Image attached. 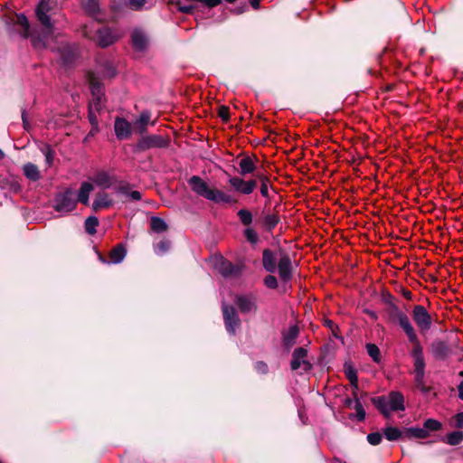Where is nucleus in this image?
I'll list each match as a JSON object with an SVG mask.
<instances>
[{"label":"nucleus","mask_w":463,"mask_h":463,"mask_svg":"<svg viewBox=\"0 0 463 463\" xmlns=\"http://www.w3.org/2000/svg\"><path fill=\"white\" fill-rule=\"evenodd\" d=\"M279 276L283 281H289L292 278V261L288 252L279 249L278 250V265Z\"/></svg>","instance_id":"obj_8"},{"label":"nucleus","mask_w":463,"mask_h":463,"mask_svg":"<svg viewBox=\"0 0 463 463\" xmlns=\"http://www.w3.org/2000/svg\"><path fill=\"white\" fill-rule=\"evenodd\" d=\"M442 427V424L434 419H428L423 423V429L426 430V432L430 435L431 431H437L439 430Z\"/></svg>","instance_id":"obj_30"},{"label":"nucleus","mask_w":463,"mask_h":463,"mask_svg":"<svg viewBox=\"0 0 463 463\" xmlns=\"http://www.w3.org/2000/svg\"><path fill=\"white\" fill-rule=\"evenodd\" d=\"M458 397L463 401V382H461L458 387Z\"/></svg>","instance_id":"obj_53"},{"label":"nucleus","mask_w":463,"mask_h":463,"mask_svg":"<svg viewBox=\"0 0 463 463\" xmlns=\"http://www.w3.org/2000/svg\"><path fill=\"white\" fill-rule=\"evenodd\" d=\"M132 43L137 50L142 51L146 46L147 39L141 31L136 30L132 33Z\"/></svg>","instance_id":"obj_22"},{"label":"nucleus","mask_w":463,"mask_h":463,"mask_svg":"<svg viewBox=\"0 0 463 463\" xmlns=\"http://www.w3.org/2000/svg\"><path fill=\"white\" fill-rule=\"evenodd\" d=\"M355 411L358 420H364L365 418V411L358 400L355 401Z\"/></svg>","instance_id":"obj_46"},{"label":"nucleus","mask_w":463,"mask_h":463,"mask_svg":"<svg viewBox=\"0 0 463 463\" xmlns=\"http://www.w3.org/2000/svg\"><path fill=\"white\" fill-rule=\"evenodd\" d=\"M93 191V185L90 183L84 182L81 184L79 194L78 201L81 203L88 205L90 194Z\"/></svg>","instance_id":"obj_21"},{"label":"nucleus","mask_w":463,"mask_h":463,"mask_svg":"<svg viewBox=\"0 0 463 463\" xmlns=\"http://www.w3.org/2000/svg\"><path fill=\"white\" fill-rule=\"evenodd\" d=\"M81 5L85 12L91 16L99 12V0H81Z\"/></svg>","instance_id":"obj_25"},{"label":"nucleus","mask_w":463,"mask_h":463,"mask_svg":"<svg viewBox=\"0 0 463 463\" xmlns=\"http://www.w3.org/2000/svg\"><path fill=\"white\" fill-rule=\"evenodd\" d=\"M90 91L92 95L90 104H94L96 109L99 110L103 103V88L99 83L92 80L90 82Z\"/></svg>","instance_id":"obj_17"},{"label":"nucleus","mask_w":463,"mask_h":463,"mask_svg":"<svg viewBox=\"0 0 463 463\" xmlns=\"http://www.w3.org/2000/svg\"><path fill=\"white\" fill-rule=\"evenodd\" d=\"M345 373L351 384L357 388L358 378L356 371L351 365L345 366Z\"/></svg>","instance_id":"obj_36"},{"label":"nucleus","mask_w":463,"mask_h":463,"mask_svg":"<svg viewBox=\"0 0 463 463\" xmlns=\"http://www.w3.org/2000/svg\"><path fill=\"white\" fill-rule=\"evenodd\" d=\"M194 5H179L178 9L183 12V13H185V14H190L193 12L194 10Z\"/></svg>","instance_id":"obj_50"},{"label":"nucleus","mask_w":463,"mask_h":463,"mask_svg":"<svg viewBox=\"0 0 463 463\" xmlns=\"http://www.w3.org/2000/svg\"><path fill=\"white\" fill-rule=\"evenodd\" d=\"M258 372L266 373L268 372V365L263 362H258L255 365Z\"/></svg>","instance_id":"obj_49"},{"label":"nucleus","mask_w":463,"mask_h":463,"mask_svg":"<svg viewBox=\"0 0 463 463\" xmlns=\"http://www.w3.org/2000/svg\"><path fill=\"white\" fill-rule=\"evenodd\" d=\"M100 260H101V261H103V262H107V261H106V260H103L101 257H100Z\"/></svg>","instance_id":"obj_60"},{"label":"nucleus","mask_w":463,"mask_h":463,"mask_svg":"<svg viewBox=\"0 0 463 463\" xmlns=\"http://www.w3.org/2000/svg\"><path fill=\"white\" fill-rule=\"evenodd\" d=\"M404 297L408 299H411V293L410 291H405L403 293Z\"/></svg>","instance_id":"obj_56"},{"label":"nucleus","mask_w":463,"mask_h":463,"mask_svg":"<svg viewBox=\"0 0 463 463\" xmlns=\"http://www.w3.org/2000/svg\"><path fill=\"white\" fill-rule=\"evenodd\" d=\"M222 313L227 331L232 335H234L236 329L239 328L241 325V320L236 310L233 307L223 304Z\"/></svg>","instance_id":"obj_10"},{"label":"nucleus","mask_w":463,"mask_h":463,"mask_svg":"<svg viewBox=\"0 0 463 463\" xmlns=\"http://www.w3.org/2000/svg\"><path fill=\"white\" fill-rule=\"evenodd\" d=\"M260 0H250V3L254 9H258L260 6Z\"/></svg>","instance_id":"obj_54"},{"label":"nucleus","mask_w":463,"mask_h":463,"mask_svg":"<svg viewBox=\"0 0 463 463\" xmlns=\"http://www.w3.org/2000/svg\"><path fill=\"white\" fill-rule=\"evenodd\" d=\"M279 222L277 214H267L263 218V223L268 230H272Z\"/></svg>","instance_id":"obj_35"},{"label":"nucleus","mask_w":463,"mask_h":463,"mask_svg":"<svg viewBox=\"0 0 463 463\" xmlns=\"http://www.w3.org/2000/svg\"><path fill=\"white\" fill-rule=\"evenodd\" d=\"M307 351L304 347H298L292 354L290 367L293 371L303 369L307 372L311 369V364L307 360Z\"/></svg>","instance_id":"obj_12"},{"label":"nucleus","mask_w":463,"mask_h":463,"mask_svg":"<svg viewBox=\"0 0 463 463\" xmlns=\"http://www.w3.org/2000/svg\"><path fill=\"white\" fill-rule=\"evenodd\" d=\"M23 169H24V175L28 179L33 180V181H37L40 179V177H41L40 172L38 170V167L35 165H33L32 163H27L24 165Z\"/></svg>","instance_id":"obj_24"},{"label":"nucleus","mask_w":463,"mask_h":463,"mask_svg":"<svg viewBox=\"0 0 463 463\" xmlns=\"http://www.w3.org/2000/svg\"><path fill=\"white\" fill-rule=\"evenodd\" d=\"M240 221L243 225L249 226L253 220L251 213L247 209H241L237 213Z\"/></svg>","instance_id":"obj_32"},{"label":"nucleus","mask_w":463,"mask_h":463,"mask_svg":"<svg viewBox=\"0 0 463 463\" xmlns=\"http://www.w3.org/2000/svg\"><path fill=\"white\" fill-rule=\"evenodd\" d=\"M171 247V242L168 240H162L155 246V252L157 255H164Z\"/></svg>","instance_id":"obj_37"},{"label":"nucleus","mask_w":463,"mask_h":463,"mask_svg":"<svg viewBox=\"0 0 463 463\" xmlns=\"http://www.w3.org/2000/svg\"><path fill=\"white\" fill-rule=\"evenodd\" d=\"M228 182L234 191L245 195L250 194L257 186L256 180L245 181L239 176H230Z\"/></svg>","instance_id":"obj_11"},{"label":"nucleus","mask_w":463,"mask_h":463,"mask_svg":"<svg viewBox=\"0 0 463 463\" xmlns=\"http://www.w3.org/2000/svg\"><path fill=\"white\" fill-rule=\"evenodd\" d=\"M50 11V5L48 0H41L38 4L35 14L38 21L43 26V36L40 37L34 32H31L30 24L26 16L23 14H17L14 26L18 33L23 38H31L32 43L34 48L42 49L46 48V40L54 33V26L51 21L48 13Z\"/></svg>","instance_id":"obj_2"},{"label":"nucleus","mask_w":463,"mask_h":463,"mask_svg":"<svg viewBox=\"0 0 463 463\" xmlns=\"http://www.w3.org/2000/svg\"><path fill=\"white\" fill-rule=\"evenodd\" d=\"M219 116L225 121L229 119V109L226 107H221Z\"/></svg>","instance_id":"obj_48"},{"label":"nucleus","mask_w":463,"mask_h":463,"mask_svg":"<svg viewBox=\"0 0 463 463\" xmlns=\"http://www.w3.org/2000/svg\"><path fill=\"white\" fill-rule=\"evenodd\" d=\"M77 203L75 194L71 189H67L65 192L59 194L54 201V209L61 213H66L72 211Z\"/></svg>","instance_id":"obj_6"},{"label":"nucleus","mask_w":463,"mask_h":463,"mask_svg":"<svg viewBox=\"0 0 463 463\" xmlns=\"http://www.w3.org/2000/svg\"><path fill=\"white\" fill-rule=\"evenodd\" d=\"M456 426L458 428H463V412L458 413L455 416Z\"/></svg>","instance_id":"obj_51"},{"label":"nucleus","mask_w":463,"mask_h":463,"mask_svg":"<svg viewBox=\"0 0 463 463\" xmlns=\"http://www.w3.org/2000/svg\"><path fill=\"white\" fill-rule=\"evenodd\" d=\"M98 225L99 220L95 216H90L85 221V230L90 235H93L96 232V227Z\"/></svg>","instance_id":"obj_31"},{"label":"nucleus","mask_w":463,"mask_h":463,"mask_svg":"<svg viewBox=\"0 0 463 463\" xmlns=\"http://www.w3.org/2000/svg\"><path fill=\"white\" fill-rule=\"evenodd\" d=\"M41 151L45 156L46 164L49 166L52 165V162H53V158H54V153H53V150L52 149L51 146L43 145V147L41 148Z\"/></svg>","instance_id":"obj_42"},{"label":"nucleus","mask_w":463,"mask_h":463,"mask_svg":"<svg viewBox=\"0 0 463 463\" xmlns=\"http://www.w3.org/2000/svg\"><path fill=\"white\" fill-rule=\"evenodd\" d=\"M278 261V250L272 252L270 250H264L262 253V264L264 269L270 273L275 272Z\"/></svg>","instance_id":"obj_16"},{"label":"nucleus","mask_w":463,"mask_h":463,"mask_svg":"<svg viewBox=\"0 0 463 463\" xmlns=\"http://www.w3.org/2000/svg\"><path fill=\"white\" fill-rule=\"evenodd\" d=\"M366 313L373 319H377V315L374 311L367 310Z\"/></svg>","instance_id":"obj_55"},{"label":"nucleus","mask_w":463,"mask_h":463,"mask_svg":"<svg viewBox=\"0 0 463 463\" xmlns=\"http://www.w3.org/2000/svg\"><path fill=\"white\" fill-rule=\"evenodd\" d=\"M150 225L151 229L157 233L164 232L167 230L166 222L159 217H152Z\"/></svg>","instance_id":"obj_29"},{"label":"nucleus","mask_w":463,"mask_h":463,"mask_svg":"<svg viewBox=\"0 0 463 463\" xmlns=\"http://www.w3.org/2000/svg\"><path fill=\"white\" fill-rule=\"evenodd\" d=\"M218 271L225 278H236L241 276L242 267L222 260L218 267Z\"/></svg>","instance_id":"obj_15"},{"label":"nucleus","mask_w":463,"mask_h":463,"mask_svg":"<svg viewBox=\"0 0 463 463\" xmlns=\"http://www.w3.org/2000/svg\"><path fill=\"white\" fill-rule=\"evenodd\" d=\"M98 111L99 110L96 109L95 105L90 103L89 119L91 124V127H94V128H96L95 125H99L98 117L96 115V112H98Z\"/></svg>","instance_id":"obj_43"},{"label":"nucleus","mask_w":463,"mask_h":463,"mask_svg":"<svg viewBox=\"0 0 463 463\" xmlns=\"http://www.w3.org/2000/svg\"><path fill=\"white\" fill-rule=\"evenodd\" d=\"M118 192L120 194H125L128 198H130L132 201H140L142 198L141 193L138 191H128V189L125 186H121L118 189Z\"/></svg>","instance_id":"obj_40"},{"label":"nucleus","mask_w":463,"mask_h":463,"mask_svg":"<svg viewBox=\"0 0 463 463\" xmlns=\"http://www.w3.org/2000/svg\"><path fill=\"white\" fill-rule=\"evenodd\" d=\"M188 184L191 189L199 196H202L215 203H231L233 199L231 195L218 190L209 187V185L198 175H193L189 178Z\"/></svg>","instance_id":"obj_3"},{"label":"nucleus","mask_w":463,"mask_h":463,"mask_svg":"<svg viewBox=\"0 0 463 463\" xmlns=\"http://www.w3.org/2000/svg\"><path fill=\"white\" fill-rule=\"evenodd\" d=\"M95 127L96 128L91 127V129H90V133H89L87 137H93V136H95L99 132V125H95Z\"/></svg>","instance_id":"obj_52"},{"label":"nucleus","mask_w":463,"mask_h":463,"mask_svg":"<svg viewBox=\"0 0 463 463\" xmlns=\"http://www.w3.org/2000/svg\"><path fill=\"white\" fill-rule=\"evenodd\" d=\"M382 434L380 432H373L367 435V441L371 445H378L382 441Z\"/></svg>","instance_id":"obj_44"},{"label":"nucleus","mask_w":463,"mask_h":463,"mask_svg":"<svg viewBox=\"0 0 463 463\" xmlns=\"http://www.w3.org/2000/svg\"><path fill=\"white\" fill-rule=\"evenodd\" d=\"M114 130L118 139H127L130 137L132 134V126L125 118H117L114 124Z\"/></svg>","instance_id":"obj_14"},{"label":"nucleus","mask_w":463,"mask_h":463,"mask_svg":"<svg viewBox=\"0 0 463 463\" xmlns=\"http://www.w3.org/2000/svg\"><path fill=\"white\" fill-rule=\"evenodd\" d=\"M264 284L269 288H276L278 287L277 279L272 275H269L265 278Z\"/></svg>","instance_id":"obj_47"},{"label":"nucleus","mask_w":463,"mask_h":463,"mask_svg":"<svg viewBox=\"0 0 463 463\" xmlns=\"http://www.w3.org/2000/svg\"><path fill=\"white\" fill-rule=\"evenodd\" d=\"M392 314L398 322L400 327L404 331L408 340L413 344L411 355L413 359L415 383L420 390L422 392H427L428 389L425 387L424 381L426 364L423 355V349L420 343L416 330L414 329L407 314L399 309L398 307L393 306L392 307Z\"/></svg>","instance_id":"obj_1"},{"label":"nucleus","mask_w":463,"mask_h":463,"mask_svg":"<svg viewBox=\"0 0 463 463\" xmlns=\"http://www.w3.org/2000/svg\"><path fill=\"white\" fill-rule=\"evenodd\" d=\"M404 435L408 438H415V439H426L429 437V434L426 430L420 427H411L406 428L404 430Z\"/></svg>","instance_id":"obj_23"},{"label":"nucleus","mask_w":463,"mask_h":463,"mask_svg":"<svg viewBox=\"0 0 463 463\" xmlns=\"http://www.w3.org/2000/svg\"><path fill=\"white\" fill-rule=\"evenodd\" d=\"M366 350L368 354L375 363H379L381 360V353L379 347L374 344H367Z\"/></svg>","instance_id":"obj_33"},{"label":"nucleus","mask_w":463,"mask_h":463,"mask_svg":"<svg viewBox=\"0 0 463 463\" xmlns=\"http://www.w3.org/2000/svg\"><path fill=\"white\" fill-rule=\"evenodd\" d=\"M150 118V112L143 111L141 113L139 118L137 120V125H138V128H140L141 132L146 130V126L148 124Z\"/></svg>","instance_id":"obj_41"},{"label":"nucleus","mask_w":463,"mask_h":463,"mask_svg":"<svg viewBox=\"0 0 463 463\" xmlns=\"http://www.w3.org/2000/svg\"><path fill=\"white\" fill-rule=\"evenodd\" d=\"M146 3V0H128V6L132 10H141Z\"/></svg>","instance_id":"obj_45"},{"label":"nucleus","mask_w":463,"mask_h":463,"mask_svg":"<svg viewBox=\"0 0 463 463\" xmlns=\"http://www.w3.org/2000/svg\"><path fill=\"white\" fill-rule=\"evenodd\" d=\"M112 204V201L109 198V195L106 194H101L97 196V198L93 202V208L95 210L99 208H107Z\"/></svg>","instance_id":"obj_27"},{"label":"nucleus","mask_w":463,"mask_h":463,"mask_svg":"<svg viewBox=\"0 0 463 463\" xmlns=\"http://www.w3.org/2000/svg\"><path fill=\"white\" fill-rule=\"evenodd\" d=\"M326 325L328 326L329 327H331L333 326V322L330 320H326Z\"/></svg>","instance_id":"obj_57"},{"label":"nucleus","mask_w":463,"mask_h":463,"mask_svg":"<svg viewBox=\"0 0 463 463\" xmlns=\"http://www.w3.org/2000/svg\"><path fill=\"white\" fill-rule=\"evenodd\" d=\"M23 121H24V124L26 123L24 113H23Z\"/></svg>","instance_id":"obj_59"},{"label":"nucleus","mask_w":463,"mask_h":463,"mask_svg":"<svg viewBox=\"0 0 463 463\" xmlns=\"http://www.w3.org/2000/svg\"><path fill=\"white\" fill-rule=\"evenodd\" d=\"M127 250L124 246L118 245L109 253V263H120L126 257Z\"/></svg>","instance_id":"obj_19"},{"label":"nucleus","mask_w":463,"mask_h":463,"mask_svg":"<svg viewBox=\"0 0 463 463\" xmlns=\"http://www.w3.org/2000/svg\"><path fill=\"white\" fill-rule=\"evenodd\" d=\"M95 23L92 22L90 27L86 25L83 29V35L89 39L94 40L99 46L107 47L112 44L118 38L113 32L107 27L92 30Z\"/></svg>","instance_id":"obj_5"},{"label":"nucleus","mask_w":463,"mask_h":463,"mask_svg":"<svg viewBox=\"0 0 463 463\" xmlns=\"http://www.w3.org/2000/svg\"><path fill=\"white\" fill-rule=\"evenodd\" d=\"M5 156V154L4 152L0 149V159L4 158Z\"/></svg>","instance_id":"obj_58"},{"label":"nucleus","mask_w":463,"mask_h":463,"mask_svg":"<svg viewBox=\"0 0 463 463\" xmlns=\"http://www.w3.org/2000/svg\"><path fill=\"white\" fill-rule=\"evenodd\" d=\"M167 146V140L160 135L145 136L137 144V148L145 151L150 148H161Z\"/></svg>","instance_id":"obj_9"},{"label":"nucleus","mask_w":463,"mask_h":463,"mask_svg":"<svg viewBox=\"0 0 463 463\" xmlns=\"http://www.w3.org/2000/svg\"><path fill=\"white\" fill-rule=\"evenodd\" d=\"M372 402L385 417H389L392 411L405 409L403 395L399 392H391L388 396L373 397Z\"/></svg>","instance_id":"obj_4"},{"label":"nucleus","mask_w":463,"mask_h":463,"mask_svg":"<svg viewBox=\"0 0 463 463\" xmlns=\"http://www.w3.org/2000/svg\"><path fill=\"white\" fill-rule=\"evenodd\" d=\"M463 440V433L461 431H453L446 437V442L449 445L455 446Z\"/></svg>","instance_id":"obj_34"},{"label":"nucleus","mask_w":463,"mask_h":463,"mask_svg":"<svg viewBox=\"0 0 463 463\" xmlns=\"http://www.w3.org/2000/svg\"><path fill=\"white\" fill-rule=\"evenodd\" d=\"M240 174L246 175L252 174L256 170V165L250 156L243 157L239 163Z\"/></svg>","instance_id":"obj_20"},{"label":"nucleus","mask_w":463,"mask_h":463,"mask_svg":"<svg viewBox=\"0 0 463 463\" xmlns=\"http://www.w3.org/2000/svg\"><path fill=\"white\" fill-rule=\"evenodd\" d=\"M244 236L246 238V240L255 245L258 243L259 241V235L258 233L256 232V231L253 229V228H250V227H248L244 230Z\"/></svg>","instance_id":"obj_39"},{"label":"nucleus","mask_w":463,"mask_h":463,"mask_svg":"<svg viewBox=\"0 0 463 463\" xmlns=\"http://www.w3.org/2000/svg\"><path fill=\"white\" fill-rule=\"evenodd\" d=\"M256 297L253 295H241L235 298V303L241 313H251L257 309Z\"/></svg>","instance_id":"obj_13"},{"label":"nucleus","mask_w":463,"mask_h":463,"mask_svg":"<svg viewBox=\"0 0 463 463\" xmlns=\"http://www.w3.org/2000/svg\"><path fill=\"white\" fill-rule=\"evenodd\" d=\"M412 319L421 333L429 331L432 325V318L425 307L414 306L412 309Z\"/></svg>","instance_id":"obj_7"},{"label":"nucleus","mask_w":463,"mask_h":463,"mask_svg":"<svg viewBox=\"0 0 463 463\" xmlns=\"http://www.w3.org/2000/svg\"><path fill=\"white\" fill-rule=\"evenodd\" d=\"M257 178L260 181V194L263 197L269 196V179L262 174H258Z\"/></svg>","instance_id":"obj_38"},{"label":"nucleus","mask_w":463,"mask_h":463,"mask_svg":"<svg viewBox=\"0 0 463 463\" xmlns=\"http://www.w3.org/2000/svg\"><path fill=\"white\" fill-rule=\"evenodd\" d=\"M298 334H299V329H298V326H289V328L287 330V332H285L283 335V342H284L285 346L291 347L295 344L296 339L298 336Z\"/></svg>","instance_id":"obj_18"},{"label":"nucleus","mask_w":463,"mask_h":463,"mask_svg":"<svg viewBox=\"0 0 463 463\" xmlns=\"http://www.w3.org/2000/svg\"><path fill=\"white\" fill-rule=\"evenodd\" d=\"M383 434L388 440L393 441L401 439L404 431L396 427H387L383 430Z\"/></svg>","instance_id":"obj_28"},{"label":"nucleus","mask_w":463,"mask_h":463,"mask_svg":"<svg viewBox=\"0 0 463 463\" xmlns=\"http://www.w3.org/2000/svg\"><path fill=\"white\" fill-rule=\"evenodd\" d=\"M93 182L100 187L109 188L111 185L109 175L106 172H99L93 177Z\"/></svg>","instance_id":"obj_26"}]
</instances>
